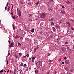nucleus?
<instances>
[{
    "mask_svg": "<svg viewBox=\"0 0 74 74\" xmlns=\"http://www.w3.org/2000/svg\"><path fill=\"white\" fill-rule=\"evenodd\" d=\"M36 66L37 67L40 68V67L42 66V62H41V61H38V62L36 63Z\"/></svg>",
    "mask_w": 74,
    "mask_h": 74,
    "instance_id": "obj_1",
    "label": "nucleus"
},
{
    "mask_svg": "<svg viewBox=\"0 0 74 74\" xmlns=\"http://www.w3.org/2000/svg\"><path fill=\"white\" fill-rule=\"evenodd\" d=\"M45 14H40V16L42 18H45Z\"/></svg>",
    "mask_w": 74,
    "mask_h": 74,
    "instance_id": "obj_2",
    "label": "nucleus"
},
{
    "mask_svg": "<svg viewBox=\"0 0 74 74\" xmlns=\"http://www.w3.org/2000/svg\"><path fill=\"white\" fill-rule=\"evenodd\" d=\"M36 57H32V60L33 63H34V60H35V59H36Z\"/></svg>",
    "mask_w": 74,
    "mask_h": 74,
    "instance_id": "obj_3",
    "label": "nucleus"
},
{
    "mask_svg": "<svg viewBox=\"0 0 74 74\" xmlns=\"http://www.w3.org/2000/svg\"><path fill=\"white\" fill-rule=\"evenodd\" d=\"M61 12L62 14H64L66 13L65 11L63 10H61Z\"/></svg>",
    "mask_w": 74,
    "mask_h": 74,
    "instance_id": "obj_4",
    "label": "nucleus"
},
{
    "mask_svg": "<svg viewBox=\"0 0 74 74\" xmlns=\"http://www.w3.org/2000/svg\"><path fill=\"white\" fill-rule=\"evenodd\" d=\"M14 46V43L13 42H12L11 44V45H10L9 46V47L10 48V47H12Z\"/></svg>",
    "mask_w": 74,
    "mask_h": 74,
    "instance_id": "obj_5",
    "label": "nucleus"
},
{
    "mask_svg": "<svg viewBox=\"0 0 74 74\" xmlns=\"http://www.w3.org/2000/svg\"><path fill=\"white\" fill-rule=\"evenodd\" d=\"M55 20V18H51L49 19V21L50 22H51V21H54Z\"/></svg>",
    "mask_w": 74,
    "mask_h": 74,
    "instance_id": "obj_6",
    "label": "nucleus"
},
{
    "mask_svg": "<svg viewBox=\"0 0 74 74\" xmlns=\"http://www.w3.org/2000/svg\"><path fill=\"white\" fill-rule=\"evenodd\" d=\"M56 26L57 29H60V27L59 26V25H56Z\"/></svg>",
    "mask_w": 74,
    "mask_h": 74,
    "instance_id": "obj_7",
    "label": "nucleus"
},
{
    "mask_svg": "<svg viewBox=\"0 0 74 74\" xmlns=\"http://www.w3.org/2000/svg\"><path fill=\"white\" fill-rule=\"evenodd\" d=\"M65 62L66 63V64H69V60H65Z\"/></svg>",
    "mask_w": 74,
    "mask_h": 74,
    "instance_id": "obj_8",
    "label": "nucleus"
},
{
    "mask_svg": "<svg viewBox=\"0 0 74 74\" xmlns=\"http://www.w3.org/2000/svg\"><path fill=\"white\" fill-rule=\"evenodd\" d=\"M66 25H68V26H70V22H68L66 23Z\"/></svg>",
    "mask_w": 74,
    "mask_h": 74,
    "instance_id": "obj_9",
    "label": "nucleus"
},
{
    "mask_svg": "<svg viewBox=\"0 0 74 74\" xmlns=\"http://www.w3.org/2000/svg\"><path fill=\"white\" fill-rule=\"evenodd\" d=\"M17 12H18V14L21 13V11L20 10H19V8L17 9Z\"/></svg>",
    "mask_w": 74,
    "mask_h": 74,
    "instance_id": "obj_10",
    "label": "nucleus"
},
{
    "mask_svg": "<svg viewBox=\"0 0 74 74\" xmlns=\"http://www.w3.org/2000/svg\"><path fill=\"white\" fill-rule=\"evenodd\" d=\"M40 26H43L44 25V23L43 22H42L40 24Z\"/></svg>",
    "mask_w": 74,
    "mask_h": 74,
    "instance_id": "obj_11",
    "label": "nucleus"
},
{
    "mask_svg": "<svg viewBox=\"0 0 74 74\" xmlns=\"http://www.w3.org/2000/svg\"><path fill=\"white\" fill-rule=\"evenodd\" d=\"M52 29L54 32H55V27H52Z\"/></svg>",
    "mask_w": 74,
    "mask_h": 74,
    "instance_id": "obj_12",
    "label": "nucleus"
},
{
    "mask_svg": "<svg viewBox=\"0 0 74 74\" xmlns=\"http://www.w3.org/2000/svg\"><path fill=\"white\" fill-rule=\"evenodd\" d=\"M51 25H52V26H53V25H54V23H53V22H51L50 23Z\"/></svg>",
    "mask_w": 74,
    "mask_h": 74,
    "instance_id": "obj_13",
    "label": "nucleus"
},
{
    "mask_svg": "<svg viewBox=\"0 0 74 74\" xmlns=\"http://www.w3.org/2000/svg\"><path fill=\"white\" fill-rule=\"evenodd\" d=\"M66 3L67 4H69L70 3V1H66Z\"/></svg>",
    "mask_w": 74,
    "mask_h": 74,
    "instance_id": "obj_14",
    "label": "nucleus"
},
{
    "mask_svg": "<svg viewBox=\"0 0 74 74\" xmlns=\"http://www.w3.org/2000/svg\"><path fill=\"white\" fill-rule=\"evenodd\" d=\"M34 28L32 29H31V32H34Z\"/></svg>",
    "mask_w": 74,
    "mask_h": 74,
    "instance_id": "obj_15",
    "label": "nucleus"
},
{
    "mask_svg": "<svg viewBox=\"0 0 74 74\" xmlns=\"http://www.w3.org/2000/svg\"><path fill=\"white\" fill-rule=\"evenodd\" d=\"M36 51H37V49H36V48H35L34 49V52L35 53V52H36Z\"/></svg>",
    "mask_w": 74,
    "mask_h": 74,
    "instance_id": "obj_16",
    "label": "nucleus"
},
{
    "mask_svg": "<svg viewBox=\"0 0 74 74\" xmlns=\"http://www.w3.org/2000/svg\"><path fill=\"white\" fill-rule=\"evenodd\" d=\"M23 64V63L22 62H21L20 64V66H22Z\"/></svg>",
    "mask_w": 74,
    "mask_h": 74,
    "instance_id": "obj_17",
    "label": "nucleus"
},
{
    "mask_svg": "<svg viewBox=\"0 0 74 74\" xmlns=\"http://www.w3.org/2000/svg\"><path fill=\"white\" fill-rule=\"evenodd\" d=\"M38 70H37L35 71V73L36 74H37V73H38Z\"/></svg>",
    "mask_w": 74,
    "mask_h": 74,
    "instance_id": "obj_18",
    "label": "nucleus"
},
{
    "mask_svg": "<svg viewBox=\"0 0 74 74\" xmlns=\"http://www.w3.org/2000/svg\"><path fill=\"white\" fill-rule=\"evenodd\" d=\"M32 19H30L28 20L29 22H30L31 21H32Z\"/></svg>",
    "mask_w": 74,
    "mask_h": 74,
    "instance_id": "obj_19",
    "label": "nucleus"
},
{
    "mask_svg": "<svg viewBox=\"0 0 74 74\" xmlns=\"http://www.w3.org/2000/svg\"><path fill=\"white\" fill-rule=\"evenodd\" d=\"M21 16V13H18V16L19 17H20Z\"/></svg>",
    "mask_w": 74,
    "mask_h": 74,
    "instance_id": "obj_20",
    "label": "nucleus"
},
{
    "mask_svg": "<svg viewBox=\"0 0 74 74\" xmlns=\"http://www.w3.org/2000/svg\"><path fill=\"white\" fill-rule=\"evenodd\" d=\"M31 58H29V59L28 60V61H30V60H31Z\"/></svg>",
    "mask_w": 74,
    "mask_h": 74,
    "instance_id": "obj_21",
    "label": "nucleus"
},
{
    "mask_svg": "<svg viewBox=\"0 0 74 74\" xmlns=\"http://www.w3.org/2000/svg\"><path fill=\"white\" fill-rule=\"evenodd\" d=\"M17 37H18V35H16V36L15 37V39H17Z\"/></svg>",
    "mask_w": 74,
    "mask_h": 74,
    "instance_id": "obj_22",
    "label": "nucleus"
},
{
    "mask_svg": "<svg viewBox=\"0 0 74 74\" xmlns=\"http://www.w3.org/2000/svg\"><path fill=\"white\" fill-rule=\"evenodd\" d=\"M39 4V1H38L36 4V5H37Z\"/></svg>",
    "mask_w": 74,
    "mask_h": 74,
    "instance_id": "obj_23",
    "label": "nucleus"
},
{
    "mask_svg": "<svg viewBox=\"0 0 74 74\" xmlns=\"http://www.w3.org/2000/svg\"><path fill=\"white\" fill-rule=\"evenodd\" d=\"M31 2H29L28 3V5H31Z\"/></svg>",
    "mask_w": 74,
    "mask_h": 74,
    "instance_id": "obj_24",
    "label": "nucleus"
},
{
    "mask_svg": "<svg viewBox=\"0 0 74 74\" xmlns=\"http://www.w3.org/2000/svg\"><path fill=\"white\" fill-rule=\"evenodd\" d=\"M23 67H26V64H24Z\"/></svg>",
    "mask_w": 74,
    "mask_h": 74,
    "instance_id": "obj_25",
    "label": "nucleus"
},
{
    "mask_svg": "<svg viewBox=\"0 0 74 74\" xmlns=\"http://www.w3.org/2000/svg\"><path fill=\"white\" fill-rule=\"evenodd\" d=\"M13 29L14 30H15V27L13 25Z\"/></svg>",
    "mask_w": 74,
    "mask_h": 74,
    "instance_id": "obj_26",
    "label": "nucleus"
},
{
    "mask_svg": "<svg viewBox=\"0 0 74 74\" xmlns=\"http://www.w3.org/2000/svg\"><path fill=\"white\" fill-rule=\"evenodd\" d=\"M18 46H19L20 45H21V43H18Z\"/></svg>",
    "mask_w": 74,
    "mask_h": 74,
    "instance_id": "obj_27",
    "label": "nucleus"
},
{
    "mask_svg": "<svg viewBox=\"0 0 74 74\" xmlns=\"http://www.w3.org/2000/svg\"><path fill=\"white\" fill-rule=\"evenodd\" d=\"M2 72H3V69L0 71V73H2Z\"/></svg>",
    "mask_w": 74,
    "mask_h": 74,
    "instance_id": "obj_28",
    "label": "nucleus"
},
{
    "mask_svg": "<svg viewBox=\"0 0 74 74\" xmlns=\"http://www.w3.org/2000/svg\"><path fill=\"white\" fill-rule=\"evenodd\" d=\"M35 48H36V49H38V48H39V47H38V46H37Z\"/></svg>",
    "mask_w": 74,
    "mask_h": 74,
    "instance_id": "obj_29",
    "label": "nucleus"
},
{
    "mask_svg": "<svg viewBox=\"0 0 74 74\" xmlns=\"http://www.w3.org/2000/svg\"><path fill=\"white\" fill-rule=\"evenodd\" d=\"M32 14H30L29 15V17H31V16H32Z\"/></svg>",
    "mask_w": 74,
    "mask_h": 74,
    "instance_id": "obj_30",
    "label": "nucleus"
},
{
    "mask_svg": "<svg viewBox=\"0 0 74 74\" xmlns=\"http://www.w3.org/2000/svg\"><path fill=\"white\" fill-rule=\"evenodd\" d=\"M19 55L20 56H21L22 55V53H19Z\"/></svg>",
    "mask_w": 74,
    "mask_h": 74,
    "instance_id": "obj_31",
    "label": "nucleus"
},
{
    "mask_svg": "<svg viewBox=\"0 0 74 74\" xmlns=\"http://www.w3.org/2000/svg\"><path fill=\"white\" fill-rule=\"evenodd\" d=\"M61 61V58H60L58 60V62H60Z\"/></svg>",
    "mask_w": 74,
    "mask_h": 74,
    "instance_id": "obj_32",
    "label": "nucleus"
},
{
    "mask_svg": "<svg viewBox=\"0 0 74 74\" xmlns=\"http://www.w3.org/2000/svg\"><path fill=\"white\" fill-rule=\"evenodd\" d=\"M51 1H52V2H53L54 1L53 0H50V2H51Z\"/></svg>",
    "mask_w": 74,
    "mask_h": 74,
    "instance_id": "obj_33",
    "label": "nucleus"
},
{
    "mask_svg": "<svg viewBox=\"0 0 74 74\" xmlns=\"http://www.w3.org/2000/svg\"><path fill=\"white\" fill-rule=\"evenodd\" d=\"M71 21H72V22L74 23V20H71Z\"/></svg>",
    "mask_w": 74,
    "mask_h": 74,
    "instance_id": "obj_34",
    "label": "nucleus"
},
{
    "mask_svg": "<svg viewBox=\"0 0 74 74\" xmlns=\"http://www.w3.org/2000/svg\"><path fill=\"white\" fill-rule=\"evenodd\" d=\"M66 59H67V57H65L64 58V59L65 60H66Z\"/></svg>",
    "mask_w": 74,
    "mask_h": 74,
    "instance_id": "obj_35",
    "label": "nucleus"
},
{
    "mask_svg": "<svg viewBox=\"0 0 74 74\" xmlns=\"http://www.w3.org/2000/svg\"><path fill=\"white\" fill-rule=\"evenodd\" d=\"M26 56H27V57H28V56H29V55L28 54H27L26 55Z\"/></svg>",
    "mask_w": 74,
    "mask_h": 74,
    "instance_id": "obj_36",
    "label": "nucleus"
},
{
    "mask_svg": "<svg viewBox=\"0 0 74 74\" xmlns=\"http://www.w3.org/2000/svg\"><path fill=\"white\" fill-rule=\"evenodd\" d=\"M43 33V32L42 31H41L40 32V34H42V33Z\"/></svg>",
    "mask_w": 74,
    "mask_h": 74,
    "instance_id": "obj_37",
    "label": "nucleus"
},
{
    "mask_svg": "<svg viewBox=\"0 0 74 74\" xmlns=\"http://www.w3.org/2000/svg\"><path fill=\"white\" fill-rule=\"evenodd\" d=\"M65 69L66 70V71H67V70H68V69L67 68H65Z\"/></svg>",
    "mask_w": 74,
    "mask_h": 74,
    "instance_id": "obj_38",
    "label": "nucleus"
},
{
    "mask_svg": "<svg viewBox=\"0 0 74 74\" xmlns=\"http://www.w3.org/2000/svg\"><path fill=\"white\" fill-rule=\"evenodd\" d=\"M68 44V42H65V44Z\"/></svg>",
    "mask_w": 74,
    "mask_h": 74,
    "instance_id": "obj_39",
    "label": "nucleus"
},
{
    "mask_svg": "<svg viewBox=\"0 0 74 74\" xmlns=\"http://www.w3.org/2000/svg\"><path fill=\"white\" fill-rule=\"evenodd\" d=\"M71 29L72 30H74V28H73V27H72V28H71Z\"/></svg>",
    "mask_w": 74,
    "mask_h": 74,
    "instance_id": "obj_40",
    "label": "nucleus"
},
{
    "mask_svg": "<svg viewBox=\"0 0 74 74\" xmlns=\"http://www.w3.org/2000/svg\"><path fill=\"white\" fill-rule=\"evenodd\" d=\"M10 14H11V15H12L13 16V12L11 13H10Z\"/></svg>",
    "mask_w": 74,
    "mask_h": 74,
    "instance_id": "obj_41",
    "label": "nucleus"
},
{
    "mask_svg": "<svg viewBox=\"0 0 74 74\" xmlns=\"http://www.w3.org/2000/svg\"><path fill=\"white\" fill-rule=\"evenodd\" d=\"M46 74H49V71H48Z\"/></svg>",
    "mask_w": 74,
    "mask_h": 74,
    "instance_id": "obj_42",
    "label": "nucleus"
},
{
    "mask_svg": "<svg viewBox=\"0 0 74 74\" xmlns=\"http://www.w3.org/2000/svg\"><path fill=\"white\" fill-rule=\"evenodd\" d=\"M8 2L7 3L6 6H8Z\"/></svg>",
    "mask_w": 74,
    "mask_h": 74,
    "instance_id": "obj_43",
    "label": "nucleus"
},
{
    "mask_svg": "<svg viewBox=\"0 0 74 74\" xmlns=\"http://www.w3.org/2000/svg\"><path fill=\"white\" fill-rule=\"evenodd\" d=\"M61 6L62 7V8H65V7H64V6H62V5H61Z\"/></svg>",
    "mask_w": 74,
    "mask_h": 74,
    "instance_id": "obj_44",
    "label": "nucleus"
},
{
    "mask_svg": "<svg viewBox=\"0 0 74 74\" xmlns=\"http://www.w3.org/2000/svg\"><path fill=\"white\" fill-rule=\"evenodd\" d=\"M12 8H14V5H12Z\"/></svg>",
    "mask_w": 74,
    "mask_h": 74,
    "instance_id": "obj_45",
    "label": "nucleus"
},
{
    "mask_svg": "<svg viewBox=\"0 0 74 74\" xmlns=\"http://www.w3.org/2000/svg\"><path fill=\"white\" fill-rule=\"evenodd\" d=\"M62 64H64V62H62Z\"/></svg>",
    "mask_w": 74,
    "mask_h": 74,
    "instance_id": "obj_46",
    "label": "nucleus"
},
{
    "mask_svg": "<svg viewBox=\"0 0 74 74\" xmlns=\"http://www.w3.org/2000/svg\"><path fill=\"white\" fill-rule=\"evenodd\" d=\"M12 18H13V19H14V17L13 16H12Z\"/></svg>",
    "mask_w": 74,
    "mask_h": 74,
    "instance_id": "obj_47",
    "label": "nucleus"
},
{
    "mask_svg": "<svg viewBox=\"0 0 74 74\" xmlns=\"http://www.w3.org/2000/svg\"><path fill=\"white\" fill-rule=\"evenodd\" d=\"M23 58H26V56H25L23 57Z\"/></svg>",
    "mask_w": 74,
    "mask_h": 74,
    "instance_id": "obj_48",
    "label": "nucleus"
},
{
    "mask_svg": "<svg viewBox=\"0 0 74 74\" xmlns=\"http://www.w3.org/2000/svg\"><path fill=\"white\" fill-rule=\"evenodd\" d=\"M73 49H74V45H73Z\"/></svg>",
    "mask_w": 74,
    "mask_h": 74,
    "instance_id": "obj_49",
    "label": "nucleus"
},
{
    "mask_svg": "<svg viewBox=\"0 0 74 74\" xmlns=\"http://www.w3.org/2000/svg\"><path fill=\"white\" fill-rule=\"evenodd\" d=\"M26 71H29V70H28V69H26Z\"/></svg>",
    "mask_w": 74,
    "mask_h": 74,
    "instance_id": "obj_50",
    "label": "nucleus"
},
{
    "mask_svg": "<svg viewBox=\"0 0 74 74\" xmlns=\"http://www.w3.org/2000/svg\"><path fill=\"white\" fill-rule=\"evenodd\" d=\"M50 10L51 11H52L53 10H52V9H50Z\"/></svg>",
    "mask_w": 74,
    "mask_h": 74,
    "instance_id": "obj_51",
    "label": "nucleus"
},
{
    "mask_svg": "<svg viewBox=\"0 0 74 74\" xmlns=\"http://www.w3.org/2000/svg\"><path fill=\"white\" fill-rule=\"evenodd\" d=\"M8 42H9V44L10 43V42H11V41H8Z\"/></svg>",
    "mask_w": 74,
    "mask_h": 74,
    "instance_id": "obj_52",
    "label": "nucleus"
},
{
    "mask_svg": "<svg viewBox=\"0 0 74 74\" xmlns=\"http://www.w3.org/2000/svg\"><path fill=\"white\" fill-rule=\"evenodd\" d=\"M7 73H8V72H9V70H8V71H7Z\"/></svg>",
    "mask_w": 74,
    "mask_h": 74,
    "instance_id": "obj_53",
    "label": "nucleus"
},
{
    "mask_svg": "<svg viewBox=\"0 0 74 74\" xmlns=\"http://www.w3.org/2000/svg\"><path fill=\"white\" fill-rule=\"evenodd\" d=\"M15 57H16V59H17V56H16H16H15Z\"/></svg>",
    "mask_w": 74,
    "mask_h": 74,
    "instance_id": "obj_54",
    "label": "nucleus"
},
{
    "mask_svg": "<svg viewBox=\"0 0 74 74\" xmlns=\"http://www.w3.org/2000/svg\"><path fill=\"white\" fill-rule=\"evenodd\" d=\"M14 74H16V73L15 72H14Z\"/></svg>",
    "mask_w": 74,
    "mask_h": 74,
    "instance_id": "obj_55",
    "label": "nucleus"
},
{
    "mask_svg": "<svg viewBox=\"0 0 74 74\" xmlns=\"http://www.w3.org/2000/svg\"><path fill=\"white\" fill-rule=\"evenodd\" d=\"M7 64H8V60H7Z\"/></svg>",
    "mask_w": 74,
    "mask_h": 74,
    "instance_id": "obj_56",
    "label": "nucleus"
},
{
    "mask_svg": "<svg viewBox=\"0 0 74 74\" xmlns=\"http://www.w3.org/2000/svg\"><path fill=\"white\" fill-rule=\"evenodd\" d=\"M31 37H32V38H33V35H31Z\"/></svg>",
    "mask_w": 74,
    "mask_h": 74,
    "instance_id": "obj_57",
    "label": "nucleus"
},
{
    "mask_svg": "<svg viewBox=\"0 0 74 74\" xmlns=\"http://www.w3.org/2000/svg\"><path fill=\"white\" fill-rule=\"evenodd\" d=\"M9 8H10V6H9L8 7V9H9Z\"/></svg>",
    "mask_w": 74,
    "mask_h": 74,
    "instance_id": "obj_58",
    "label": "nucleus"
},
{
    "mask_svg": "<svg viewBox=\"0 0 74 74\" xmlns=\"http://www.w3.org/2000/svg\"><path fill=\"white\" fill-rule=\"evenodd\" d=\"M12 72V71H11V70L10 71V73H11Z\"/></svg>",
    "mask_w": 74,
    "mask_h": 74,
    "instance_id": "obj_59",
    "label": "nucleus"
},
{
    "mask_svg": "<svg viewBox=\"0 0 74 74\" xmlns=\"http://www.w3.org/2000/svg\"><path fill=\"white\" fill-rule=\"evenodd\" d=\"M7 7H5V9H7Z\"/></svg>",
    "mask_w": 74,
    "mask_h": 74,
    "instance_id": "obj_60",
    "label": "nucleus"
},
{
    "mask_svg": "<svg viewBox=\"0 0 74 74\" xmlns=\"http://www.w3.org/2000/svg\"><path fill=\"white\" fill-rule=\"evenodd\" d=\"M49 62H50V63H52V61H50Z\"/></svg>",
    "mask_w": 74,
    "mask_h": 74,
    "instance_id": "obj_61",
    "label": "nucleus"
},
{
    "mask_svg": "<svg viewBox=\"0 0 74 74\" xmlns=\"http://www.w3.org/2000/svg\"><path fill=\"white\" fill-rule=\"evenodd\" d=\"M9 10L8 9V10H7V11H8V12L9 11Z\"/></svg>",
    "mask_w": 74,
    "mask_h": 74,
    "instance_id": "obj_62",
    "label": "nucleus"
},
{
    "mask_svg": "<svg viewBox=\"0 0 74 74\" xmlns=\"http://www.w3.org/2000/svg\"><path fill=\"white\" fill-rule=\"evenodd\" d=\"M8 56H10V54H9V53H8Z\"/></svg>",
    "mask_w": 74,
    "mask_h": 74,
    "instance_id": "obj_63",
    "label": "nucleus"
},
{
    "mask_svg": "<svg viewBox=\"0 0 74 74\" xmlns=\"http://www.w3.org/2000/svg\"><path fill=\"white\" fill-rule=\"evenodd\" d=\"M12 9H13V8H12L11 9V10H12Z\"/></svg>",
    "mask_w": 74,
    "mask_h": 74,
    "instance_id": "obj_64",
    "label": "nucleus"
}]
</instances>
